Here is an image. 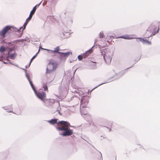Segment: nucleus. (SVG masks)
I'll use <instances>...</instances> for the list:
<instances>
[{"label":"nucleus","instance_id":"1","mask_svg":"<svg viewBox=\"0 0 160 160\" xmlns=\"http://www.w3.org/2000/svg\"><path fill=\"white\" fill-rule=\"evenodd\" d=\"M57 119H51L48 121V122L52 124H54L57 123L58 126L61 127H56V128L59 131H64L61 135L63 136H70L73 134V131L69 128L70 126V123L67 121H62L57 122Z\"/></svg>","mask_w":160,"mask_h":160},{"label":"nucleus","instance_id":"2","mask_svg":"<svg viewBox=\"0 0 160 160\" xmlns=\"http://www.w3.org/2000/svg\"><path fill=\"white\" fill-rule=\"evenodd\" d=\"M58 66V63L56 61L52 59L50 60L46 69V74L51 73L55 71Z\"/></svg>","mask_w":160,"mask_h":160},{"label":"nucleus","instance_id":"3","mask_svg":"<svg viewBox=\"0 0 160 160\" xmlns=\"http://www.w3.org/2000/svg\"><path fill=\"white\" fill-rule=\"evenodd\" d=\"M101 52L106 62L108 64L110 63L112 59V53L106 49L103 50Z\"/></svg>","mask_w":160,"mask_h":160},{"label":"nucleus","instance_id":"4","mask_svg":"<svg viewBox=\"0 0 160 160\" xmlns=\"http://www.w3.org/2000/svg\"><path fill=\"white\" fill-rule=\"evenodd\" d=\"M12 27L7 26L4 28L3 29L0 31V40H3L4 38L7 33L10 32Z\"/></svg>","mask_w":160,"mask_h":160},{"label":"nucleus","instance_id":"5","mask_svg":"<svg viewBox=\"0 0 160 160\" xmlns=\"http://www.w3.org/2000/svg\"><path fill=\"white\" fill-rule=\"evenodd\" d=\"M89 98L87 96L83 97L81 101V106L82 108L86 107L89 102Z\"/></svg>","mask_w":160,"mask_h":160},{"label":"nucleus","instance_id":"6","mask_svg":"<svg viewBox=\"0 0 160 160\" xmlns=\"http://www.w3.org/2000/svg\"><path fill=\"white\" fill-rule=\"evenodd\" d=\"M35 94L36 96L42 100L44 102H45V100L46 99H45L46 97V93L43 92H37Z\"/></svg>","mask_w":160,"mask_h":160},{"label":"nucleus","instance_id":"7","mask_svg":"<svg viewBox=\"0 0 160 160\" xmlns=\"http://www.w3.org/2000/svg\"><path fill=\"white\" fill-rule=\"evenodd\" d=\"M60 50V48L59 46L57 47L54 50H50L48 49H47V50L50 52H48L51 53H61V52H58Z\"/></svg>","mask_w":160,"mask_h":160},{"label":"nucleus","instance_id":"8","mask_svg":"<svg viewBox=\"0 0 160 160\" xmlns=\"http://www.w3.org/2000/svg\"><path fill=\"white\" fill-rule=\"evenodd\" d=\"M92 52V51L91 49H90L88 51H86L85 53L82 54L84 58H87L90 54H91Z\"/></svg>","mask_w":160,"mask_h":160},{"label":"nucleus","instance_id":"9","mask_svg":"<svg viewBox=\"0 0 160 160\" xmlns=\"http://www.w3.org/2000/svg\"><path fill=\"white\" fill-rule=\"evenodd\" d=\"M118 38H122L127 39H131L134 38L133 37H131L130 36L128 35L122 36Z\"/></svg>","mask_w":160,"mask_h":160},{"label":"nucleus","instance_id":"10","mask_svg":"<svg viewBox=\"0 0 160 160\" xmlns=\"http://www.w3.org/2000/svg\"><path fill=\"white\" fill-rule=\"evenodd\" d=\"M32 17H31L30 18V16H29V17L26 20V22L24 23L23 25V28L22 30L25 29L26 28V26L28 22L31 19Z\"/></svg>","mask_w":160,"mask_h":160},{"label":"nucleus","instance_id":"11","mask_svg":"<svg viewBox=\"0 0 160 160\" xmlns=\"http://www.w3.org/2000/svg\"><path fill=\"white\" fill-rule=\"evenodd\" d=\"M37 5H36L35 6H34L31 12L29 15L30 18L31 17H32L33 15L34 14L37 9Z\"/></svg>","mask_w":160,"mask_h":160},{"label":"nucleus","instance_id":"12","mask_svg":"<svg viewBox=\"0 0 160 160\" xmlns=\"http://www.w3.org/2000/svg\"><path fill=\"white\" fill-rule=\"evenodd\" d=\"M47 101L48 102V104H53L54 103L55 101L54 99H46L45 102Z\"/></svg>","mask_w":160,"mask_h":160},{"label":"nucleus","instance_id":"13","mask_svg":"<svg viewBox=\"0 0 160 160\" xmlns=\"http://www.w3.org/2000/svg\"><path fill=\"white\" fill-rule=\"evenodd\" d=\"M61 54L62 55V56L65 57H67L71 54H72V53L70 52H67L66 53L61 52Z\"/></svg>","mask_w":160,"mask_h":160},{"label":"nucleus","instance_id":"14","mask_svg":"<svg viewBox=\"0 0 160 160\" xmlns=\"http://www.w3.org/2000/svg\"><path fill=\"white\" fill-rule=\"evenodd\" d=\"M141 41L142 42H145V43H148V44H150L151 43V42H150L149 41H148L147 40V39H142V38H140Z\"/></svg>","mask_w":160,"mask_h":160},{"label":"nucleus","instance_id":"15","mask_svg":"<svg viewBox=\"0 0 160 160\" xmlns=\"http://www.w3.org/2000/svg\"><path fill=\"white\" fill-rule=\"evenodd\" d=\"M6 50L5 48L3 46H1L0 48V52H3L5 51Z\"/></svg>","mask_w":160,"mask_h":160},{"label":"nucleus","instance_id":"16","mask_svg":"<svg viewBox=\"0 0 160 160\" xmlns=\"http://www.w3.org/2000/svg\"><path fill=\"white\" fill-rule=\"evenodd\" d=\"M83 58H84L83 54L78 56V58L80 61L82 60Z\"/></svg>","mask_w":160,"mask_h":160},{"label":"nucleus","instance_id":"17","mask_svg":"<svg viewBox=\"0 0 160 160\" xmlns=\"http://www.w3.org/2000/svg\"><path fill=\"white\" fill-rule=\"evenodd\" d=\"M43 87L44 88V90L45 91H47L48 92V87H47V86L46 85V84L44 85L43 86Z\"/></svg>","mask_w":160,"mask_h":160},{"label":"nucleus","instance_id":"18","mask_svg":"<svg viewBox=\"0 0 160 160\" xmlns=\"http://www.w3.org/2000/svg\"><path fill=\"white\" fill-rule=\"evenodd\" d=\"M99 38H103L104 37V34L102 32H100L99 34Z\"/></svg>","mask_w":160,"mask_h":160},{"label":"nucleus","instance_id":"19","mask_svg":"<svg viewBox=\"0 0 160 160\" xmlns=\"http://www.w3.org/2000/svg\"><path fill=\"white\" fill-rule=\"evenodd\" d=\"M10 57L11 59H13L15 57V54L13 53L11 55H10Z\"/></svg>","mask_w":160,"mask_h":160},{"label":"nucleus","instance_id":"20","mask_svg":"<svg viewBox=\"0 0 160 160\" xmlns=\"http://www.w3.org/2000/svg\"><path fill=\"white\" fill-rule=\"evenodd\" d=\"M32 88L33 89V91H34L35 93L36 92V93L37 92V91L35 89V88L34 86V85H33L32 86Z\"/></svg>","mask_w":160,"mask_h":160},{"label":"nucleus","instance_id":"21","mask_svg":"<svg viewBox=\"0 0 160 160\" xmlns=\"http://www.w3.org/2000/svg\"><path fill=\"white\" fill-rule=\"evenodd\" d=\"M28 80L29 81V83H30V84H32V82H31V81L30 80V79L29 78H28Z\"/></svg>","mask_w":160,"mask_h":160},{"label":"nucleus","instance_id":"22","mask_svg":"<svg viewBox=\"0 0 160 160\" xmlns=\"http://www.w3.org/2000/svg\"><path fill=\"white\" fill-rule=\"evenodd\" d=\"M33 60V59H32V58L31 59V60H30V64H31V63L32 62Z\"/></svg>","mask_w":160,"mask_h":160},{"label":"nucleus","instance_id":"23","mask_svg":"<svg viewBox=\"0 0 160 160\" xmlns=\"http://www.w3.org/2000/svg\"><path fill=\"white\" fill-rule=\"evenodd\" d=\"M35 57H36V55H35V56H33L32 57V59H34L35 58Z\"/></svg>","mask_w":160,"mask_h":160},{"label":"nucleus","instance_id":"24","mask_svg":"<svg viewBox=\"0 0 160 160\" xmlns=\"http://www.w3.org/2000/svg\"><path fill=\"white\" fill-rule=\"evenodd\" d=\"M22 28V27H21L20 28V29H19V30H18V31H19V30H20L21 29V28Z\"/></svg>","mask_w":160,"mask_h":160},{"label":"nucleus","instance_id":"25","mask_svg":"<svg viewBox=\"0 0 160 160\" xmlns=\"http://www.w3.org/2000/svg\"><path fill=\"white\" fill-rule=\"evenodd\" d=\"M30 85H31V87L33 85L32 83V84H31Z\"/></svg>","mask_w":160,"mask_h":160},{"label":"nucleus","instance_id":"26","mask_svg":"<svg viewBox=\"0 0 160 160\" xmlns=\"http://www.w3.org/2000/svg\"><path fill=\"white\" fill-rule=\"evenodd\" d=\"M113 38V36H111V38Z\"/></svg>","mask_w":160,"mask_h":160},{"label":"nucleus","instance_id":"27","mask_svg":"<svg viewBox=\"0 0 160 160\" xmlns=\"http://www.w3.org/2000/svg\"><path fill=\"white\" fill-rule=\"evenodd\" d=\"M84 114H86V113H84Z\"/></svg>","mask_w":160,"mask_h":160},{"label":"nucleus","instance_id":"28","mask_svg":"<svg viewBox=\"0 0 160 160\" xmlns=\"http://www.w3.org/2000/svg\"><path fill=\"white\" fill-rule=\"evenodd\" d=\"M4 108V109H7V108Z\"/></svg>","mask_w":160,"mask_h":160}]
</instances>
